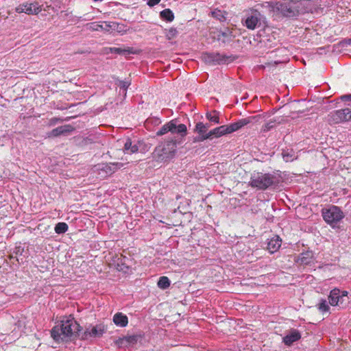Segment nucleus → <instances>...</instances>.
Listing matches in <instances>:
<instances>
[{"mask_svg": "<svg viewBox=\"0 0 351 351\" xmlns=\"http://www.w3.org/2000/svg\"><path fill=\"white\" fill-rule=\"evenodd\" d=\"M82 327L73 315L64 316L51 330V337L57 342H69L80 335Z\"/></svg>", "mask_w": 351, "mask_h": 351, "instance_id": "nucleus-1", "label": "nucleus"}, {"mask_svg": "<svg viewBox=\"0 0 351 351\" xmlns=\"http://www.w3.org/2000/svg\"><path fill=\"white\" fill-rule=\"evenodd\" d=\"M176 151V141H168L157 146L153 153L154 158L158 161L166 162L172 159Z\"/></svg>", "mask_w": 351, "mask_h": 351, "instance_id": "nucleus-2", "label": "nucleus"}, {"mask_svg": "<svg viewBox=\"0 0 351 351\" xmlns=\"http://www.w3.org/2000/svg\"><path fill=\"white\" fill-rule=\"evenodd\" d=\"M276 177L269 173H254L251 176L249 185L259 190H265L275 182Z\"/></svg>", "mask_w": 351, "mask_h": 351, "instance_id": "nucleus-3", "label": "nucleus"}, {"mask_svg": "<svg viewBox=\"0 0 351 351\" xmlns=\"http://www.w3.org/2000/svg\"><path fill=\"white\" fill-rule=\"evenodd\" d=\"M274 8L284 16L292 17L299 13L300 3L293 0L279 1L275 4Z\"/></svg>", "mask_w": 351, "mask_h": 351, "instance_id": "nucleus-4", "label": "nucleus"}, {"mask_svg": "<svg viewBox=\"0 0 351 351\" xmlns=\"http://www.w3.org/2000/svg\"><path fill=\"white\" fill-rule=\"evenodd\" d=\"M261 116H252L247 118L239 119L238 121L232 123L229 125H223L219 127L221 136L230 134L234 132L243 127L254 122H256L260 119Z\"/></svg>", "mask_w": 351, "mask_h": 351, "instance_id": "nucleus-5", "label": "nucleus"}, {"mask_svg": "<svg viewBox=\"0 0 351 351\" xmlns=\"http://www.w3.org/2000/svg\"><path fill=\"white\" fill-rule=\"evenodd\" d=\"M322 214L324 221L330 226L337 223L344 217L341 210L336 206H330L328 208H323Z\"/></svg>", "mask_w": 351, "mask_h": 351, "instance_id": "nucleus-6", "label": "nucleus"}, {"mask_svg": "<svg viewBox=\"0 0 351 351\" xmlns=\"http://www.w3.org/2000/svg\"><path fill=\"white\" fill-rule=\"evenodd\" d=\"M351 120V108L337 110L331 112L328 116V121L330 124H337Z\"/></svg>", "mask_w": 351, "mask_h": 351, "instance_id": "nucleus-7", "label": "nucleus"}, {"mask_svg": "<svg viewBox=\"0 0 351 351\" xmlns=\"http://www.w3.org/2000/svg\"><path fill=\"white\" fill-rule=\"evenodd\" d=\"M263 15L256 10H250L243 19V25L249 29L253 30L261 25Z\"/></svg>", "mask_w": 351, "mask_h": 351, "instance_id": "nucleus-8", "label": "nucleus"}, {"mask_svg": "<svg viewBox=\"0 0 351 351\" xmlns=\"http://www.w3.org/2000/svg\"><path fill=\"white\" fill-rule=\"evenodd\" d=\"M202 60L209 64H225L228 62L229 57L219 53H203Z\"/></svg>", "mask_w": 351, "mask_h": 351, "instance_id": "nucleus-9", "label": "nucleus"}, {"mask_svg": "<svg viewBox=\"0 0 351 351\" xmlns=\"http://www.w3.org/2000/svg\"><path fill=\"white\" fill-rule=\"evenodd\" d=\"M346 299H348V292L346 291H341L339 289H332L328 296L329 303L331 306L343 305Z\"/></svg>", "mask_w": 351, "mask_h": 351, "instance_id": "nucleus-10", "label": "nucleus"}, {"mask_svg": "<svg viewBox=\"0 0 351 351\" xmlns=\"http://www.w3.org/2000/svg\"><path fill=\"white\" fill-rule=\"evenodd\" d=\"M113 84L116 91L118 92V97L116 99L118 104L125 98L127 89L130 85V82L129 80H120L117 77H113Z\"/></svg>", "mask_w": 351, "mask_h": 351, "instance_id": "nucleus-11", "label": "nucleus"}, {"mask_svg": "<svg viewBox=\"0 0 351 351\" xmlns=\"http://www.w3.org/2000/svg\"><path fill=\"white\" fill-rule=\"evenodd\" d=\"M17 13H25L29 15L38 14L42 11V7L37 2L23 3L16 9Z\"/></svg>", "mask_w": 351, "mask_h": 351, "instance_id": "nucleus-12", "label": "nucleus"}, {"mask_svg": "<svg viewBox=\"0 0 351 351\" xmlns=\"http://www.w3.org/2000/svg\"><path fill=\"white\" fill-rule=\"evenodd\" d=\"M170 125L171 130H169V132L172 134H178L182 137L186 134V126L182 123L178 124L177 120L170 121Z\"/></svg>", "mask_w": 351, "mask_h": 351, "instance_id": "nucleus-13", "label": "nucleus"}, {"mask_svg": "<svg viewBox=\"0 0 351 351\" xmlns=\"http://www.w3.org/2000/svg\"><path fill=\"white\" fill-rule=\"evenodd\" d=\"M128 261V259L126 257H122L118 258L117 261L112 260L113 264L115 265L116 269L119 271H122L124 274H129L132 272V268L130 265H128L126 263V261Z\"/></svg>", "mask_w": 351, "mask_h": 351, "instance_id": "nucleus-14", "label": "nucleus"}, {"mask_svg": "<svg viewBox=\"0 0 351 351\" xmlns=\"http://www.w3.org/2000/svg\"><path fill=\"white\" fill-rule=\"evenodd\" d=\"M74 130L73 127L71 125H64L59 126L55 129H53L51 132L47 134L49 138L58 137L62 134H65L72 132Z\"/></svg>", "mask_w": 351, "mask_h": 351, "instance_id": "nucleus-15", "label": "nucleus"}, {"mask_svg": "<svg viewBox=\"0 0 351 351\" xmlns=\"http://www.w3.org/2000/svg\"><path fill=\"white\" fill-rule=\"evenodd\" d=\"M301 338L300 332L295 329L291 330L283 337V343L288 346H291L294 342Z\"/></svg>", "mask_w": 351, "mask_h": 351, "instance_id": "nucleus-16", "label": "nucleus"}, {"mask_svg": "<svg viewBox=\"0 0 351 351\" xmlns=\"http://www.w3.org/2000/svg\"><path fill=\"white\" fill-rule=\"evenodd\" d=\"M107 328L103 324H98L93 326L90 330L88 329L84 332V336L86 338L88 336L91 337H101L103 333L106 330Z\"/></svg>", "mask_w": 351, "mask_h": 351, "instance_id": "nucleus-17", "label": "nucleus"}, {"mask_svg": "<svg viewBox=\"0 0 351 351\" xmlns=\"http://www.w3.org/2000/svg\"><path fill=\"white\" fill-rule=\"evenodd\" d=\"M140 53V50L130 47H111V54L112 53H117L122 56H128L129 54H138Z\"/></svg>", "mask_w": 351, "mask_h": 351, "instance_id": "nucleus-18", "label": "nucleus"}, {"mask_svg": "<svg viewBox=\"0 0 351 351\" xmlns=\"http://www.w3.org/2000/svg\"><path fill=\"white\" fill-rule=\"evenodd\" d=\"M282 244V241L278 236H274L271 238L267 243V249L271 254L278 250Z\"/></svg>", "mask_w": 351, "mask_h": 351, "instance_id": "nucleus-19", "label": "nucleus"}, {"mask_svg": "<svg viewBox=\"0 0 351 351\" xmlns=\"http://www.w3.org/2000/svg\"><path fill=\"white\" fill-rule=\"evenodd\" d=\"M313 252L307 251L302 252L298 258L297 262L300 265H308L313 263Z\"/></svg>", "mask_w": 351, "mask_h": 351, "instance_id": "nucleus-20", "label": "nucleus"}, {"mask_svg": "<svg viewBox=\"0 0 351 351\" xmlns=\"http://www.w3.org/2000/svg\"><path fill=\"white\" fill-rule=\"evenodd\" d=\"M113 322L119 327H125L128 324V318L122 313H117L113 316Z\"/></svg>", "mask_w": 351, "mask_h": 351, "instance_id": "nucleus-21", "label": "nucleus"}, {"mask_svg": "<svg viewBox=\"0 0 351 351\" xmlns=\"http://www.w3.org/2000/svg\"><path fill=\"white\" fill-rule=\"evenodd\" d=\"M123 143L124 145V152L127 154H134L138 152V147L136 144L132 145V143L130 138H127L123 140L120 142V143Z\"/></svg>", "mask_w": 351, "mask_h": 351, "instance_id": "nucleus-22", "label": "nucleus"}, {"mask_svg": "<svg viewBox=\"0 0 351 351\" xmlns=\"http://www.w3.org/2000/svg\"><path fill=\"white\" fill-rule=\"evenodd\" d=\"M90 29L93 31H108L110 24L108 22L91 23L88 24Z\"/></svg>", "mask_w": 351, "mask_h": 351, "instance_id": "nucleus-23", "label": "nucleus"}, {"mask_svg": "<svg viewBox=\"0 0 351 351\" xmlns=\"http://www.w3.org/2000/svg\"><path fill=\"white\" fill-rule=\"evenodd\" d=\"M219 132L220 131H219V127L215 128L213 130L208 132L207 134H205V135H204L203 136H199L197 141H203L206 139L211 138L212 136H215L216 138L221 137V134Z\"/></svg>", "mask_w": 351, "mask_h": 351, "instance_id": "nucleus-24", "label": "nucleus"}, {"mask_svg": "<svg viewBox=\"0 0 351 351\" xmlns=\"http://www.w3.org/2000/svg\"><path fill=\"white\" fill-rule=\"evenodd\" d=\"M126 32L125 26L123 24H119L115 22H111V34L117 32L123 34Z\"/></svg>", "mask_w": 351, "mask_h": 351, "instance_id": "nucleus-25", "label": "nucleus"}, {"mask_svg": "<svg viewBox=\"0 0 351 351\" xmlns=\"http://www.w3.org/2000/svg\"><path fill=\"white\" fill-rule=\"evenodd\" d=\"M208 128L209 125L199 122L196 124L195 130L201 135L200 136H203L205 134L208 133L207 130Z\"/></svg>", "mask_w": 351, "mask_h": 351, "instance_id": "nucleus-26", "label": "nucleus"}, {"mask_svg": "<svg viewBox=\"0 0 351 351\" xmlns=\"http://www.w3.org/2000/svg\"><path fill=\"white\" fill-rule=\"evenodd\" d=\"M160 15L162 19L169 22H171L174 19L173 13L170 9H165L160 12Z\"/></svg>", "mask_w": 351, "mask_h": 351, "instance_id": "nucleus-27", "label": "nucleus"}, {"mask_svg": "<svg viewBox=\"0 0 351 351\" xmlns=\"http://www.w3.org/2000/svg\"><path fill=\"white\" fill-rule=\"evenodd\" d=\"M171 282L167 276H162L159 278L157 285L162 289H166L170 286Z\"/></svg>", "mask_w": 351, "mask_h": 351, "instance_id": "nucleus-28", "label": "nucleus"}, {"mask_svg": "<svg viewBox=\"0 0 351 351\" xmlns=\"http://www.w3.org/2000/svg\"><path fill=\"white\" fill-rule=\"evenodd\" d=\"M68 229L69 226L65 222H59L56 225L54 228V230L57 234L65 233Z\"/></svg>", "mask_w": 351, "mask_h": 351, "instance_id": "nucleus-29", "label": "nucleus"}, {"mask_svg": "<svg viewBox=\"0 0 351 351\" xmlns=\"http://www.w3.org/2000/svg\"><path fill=\"white\" fill-rule=\"evenodd\" d=\"M178 32L175 27H171L168 29H165V36L169 40L174 39L178 36Z\"/></svg>", "mask_w": 351, "mask_h": 351, "instance_id": "nucleus-30", "label": "nucleus"}, {"mask_svg": "<svg viewBox=\"0 0 351 351\" xmlns=\"http://www.w3.org/2000/svg\"><path fill=\"white\" fill-rule=\"evenodd\" d=\"M276 126V121L275 119L270 120L269 121H268L267 123H266L265 124H264L262 126V128L261 129V132H267L269 130H271V129H273L274 128H275Z\"/></svg>", "mask_w": 351, "mask_h": 351, "instance_id": "nucleus-31", "label": "nucleus"}, {"mask_svg": "<svg viewBox=\"0 0 351 351\" xmlns=\"http://www.w3.org/2000/svg\"><path fill=\"white\" fill-rule=\"evenodd\" d=\"M206 118L211 122L215 123H219V112L217 111H213L211 112L206 113Z\"/></svg>", "mask_w": 351, "mask_h": 351, "instance_id": "nucleus-32", "label": "nucleus"}, {"mask_svg": "<svg viewBox=\"0 0 351 351\" xmlns=\"http://www.w3.org/2000/svg\"><path fill=\"white\" fill-rule=\"evenodd\" d=\"M317 308L322 313H327L329 311L330 307L326 300L322 299L319 300V302L317 304Z\"/></svg>", "mask_w": 351, "mask_h": 351, "instance_id": "nucleus-33", "label": "nucleus"}, {"mask_svg": "<svg viewBox=\"0 0 351 351\" xmlns=\"http://www.w3.org/2000/svg\"><path fill=\"white\" fill-rule=\"evenodd\" d=\"M170 127V121H169L156 132V134L158 136H162L163 134H167V132H169V130H171Z\"/></svg>", "mask_w": 351, "mask_h": 351, "instance_id": "nucleus-34", "label": "nucleus"}, {"mask_svg": "<svg viewBox=\"0 0 351 351\" xmlns=\"http://www.w3.org/2000/svg\"><path fill=\"white\" fill-rule=\"evenodd\" d=\"M211 13H212V16L214 18H216L217 19H218L219 21H223V19H225V17L223 14L222 11H221L219 10H215Z\"/></svg>", "mask_w": 351, "mask_h": 351, "instance_id": "nucleus-35", "label": "nucleus"}, {"mask_svg": "<svg viewBox=\"0 0 351 351\" xmlns=\"http://www.w3.org/2000/svg\"><path fill=\"white\" fill-rule=\"evenodd\" d=\"M62 121H63V120L61 119L60 118L53 117V118L49 119L47 125L49 126H53V125H55L56 124H57L58 123L62 122Z\"/></svg>", "mask_w": 351, "mask_h": 351, "instance_id": "nucleus-36", "label": "nucleus"}, {"mask_svg": "<svg viewBox=\"0 0 351 351\" xmlns=\"http://www.w3.org/2000/svg\"><path fill=\"white\" fill-rule=\"evenodd\" d=\"M282 157L285 162H289L294 160V156L289 153H282Z\"/></svg>", "mask_w": 351, "mask_h": 351, "instance_id": "nucleus-37", "label": "nucleus"}, {"mask_svg": "<svg viewBox=\"0 0 351 351\" xmlns=\"http://www.w3.org/2000/svg\"><path fill=\"white\" fill-rule=\"evenodd\" d=\"M160 1V0H147V4L149 7H153V6L157 5Z\"/></svg>", "mask_w": 351, "mask_h": 351, "instance_id": "nucleus-38", "label": "nucleus"}, {"mask_svg": "<svg viewBox=\"0 0 351 351\" xmlns=\"http://www.w3.org/2000/svg\"><path fill=\"white\" fill-rule=\"evenodd\" d=\"M122 166H123V165L121 163H119V162H117V163L111 162L110 169H111V171L113 169H117L121 168V167H122Z\"/></svg>", "mask_w": 351, "mask_h": 351, "instance_id": "nucleus-39", "label": "nucleus"}, {"mask_svg": "<svg viewBox=\"0 0 351 351\" xmlns=\"http://www.w3.org/2000/svg\"><path fill=\"white\" fill-rule=\"evenodd\" d=\"M340 99L343 101H351V94L341 95Z\"/></svg>", "mask_w": 351, "mask_h": 351, "instance_id": "nucleus-40", "label": "nucleus"}, {"mask_svg": "<svg viewBox=\"0 0 351 351\" xmlns=\"http://www.w3.org/2000/svg\"><path fill=\"white\" fill-rule=\"evenodd\" d=\"M125 340L128 342H134L136 341V336H130L127 338H125Z\"/></svg>", "mask_w": 351, "mask_h": 351, "instance_id": "nucleus-41", "label": "nucleus"}, {"mask_svg": "<svg viewBox=\"0 0 351 351\" xmlns=\"http://www.w3.org/2000/svg\"><path fill=\"white\" fill-rule=\"evenodd\" d=\"M231 34H232V32H230L229 30H227V32H223V33H222V35H223V36H229V35L232 36Z\"/></svg>", "mask_w": 351, "mask_h": 351, "instance_id": "nucleus-42", "label": "nucleus"}, {"mask_svg": "<svg viewBox=\"0 0 351 351\" xmlns=\"http://www.w3.org/2000/svg\"><path fill=\"white\" fill-rule=\"evenodd\" d=\"M345 44L346 45H351V38L350 39H348L344 41Z\"/></svg>", "mask_w": 351, "mask_h": 351, "instance_id": "nucleus-43", "label": "nucleus"}]
</instances>
